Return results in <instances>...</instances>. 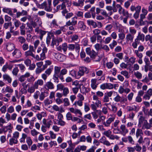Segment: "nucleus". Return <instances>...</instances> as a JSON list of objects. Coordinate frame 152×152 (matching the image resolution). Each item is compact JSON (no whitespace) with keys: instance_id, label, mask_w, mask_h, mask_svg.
<instances>
[{"instance_id":"obj_1","label":"nucleus","mask_w":152,"mask_h":152,"mask_svg":"<svg viewBox=\"0 0 152 152\" xmlns=\"http://www.w3.org/2000/svg\"><path fill=\"white\" fill-rule=\"evenodd\" d=\"M60 66H55L54 68V74L53 76V79L54 82L58 83L59 82L58 78L62 82L64 81V75L67 73V70L65 68L61 70Z\"/></svg>"},{"instance_id":"obj_2","label":"nucleus","mask_w":152,"mask_h":152,"mask_svg":"<svg viewBox=\"0 0 152 152\" xmlns=\"http://www.w3.org/2000/svg\"><path fill=\"white\" fill-rule=\"evenodd\" d=\"M12 10L14 13H16L15 17L16 18H19L21 16H25L20 18V20L21 21L25 22L27 19L30 22L32 21L31 16L27 15L28 12L27 11L22 10L21 12L18 11L17 9L15 8L13 9Z\"/></svg>"},{"instance_id":"obj_3","label":"nucleus","mask_w":152,"mask_h":152,"mask_svg":"<svg viewBox=\"0 0 152 152\" xmlns=\"http://www.w3.org/2000/svg\"><path fill=\"white\" fill-rule=\"evenodd\" d=\"M141 7V6L140 5H138L135 7L134 6L132 5L130 7V10L132 12H134L135 11V12L134 14L133 17L136 19L138 18L139 17Z\"/></svg>"},{"instance_id":"obj_4","label":"nucleus","mask_w":152,"mask_h":152,"mask_svg":"<svg viewBox=\"0 0 152 152\" xmlns=\"http://www.w3.org/2000/svg\"><path fill=\"white\" fill-rule=\"evenodd\" d=\"M114 101L117 102H120L122 103H124L127 100L126 98L124 96H120L119 95L116 94V96L114 98Z\"/></svg>"},{"instance_id":"obj_5","label":"nucleus","mask_w":152,"mask_h":152,"mask_svg":"<svg viewBox=\"0 0 152 152\" xmlns=\"http://www.w3.org/2000/svg\"><path fill=\"white\" fill-rule=\"evenodd\" d=\"M92 104L91 105L92 109L94 111L97 112H101L100 110H96L97 107H101L102 106L101 101H98L97 102H92Z\"/></svg>"},{"instance_id":"obj_6","label":"nucleus","mask_w":152,"mask_h":152,"mask_svg":"<svg viewBox=\"0 0 152 152\" xmlns=\"http://www.w3.org/2000/svg\"><path fill=\"white\" fill-rule=\"evenodd\" d=\"M68 49L69 50L73 51L75 49L77 53L79 52L80 47L79 45L75 44V45L71 44L69 45Z\"/></svg>"},{"instance_id":"obj_7","label":"nucleus","mask_w":152,"mask_h":152,"mask_svg":"<svg viewBox=\"0 0 152 152\" xmlns=\"http://www.w3.org/2000/svg\"><path fill=\"white\" fill-rule=\"evenodd\" d=\"M86 52L87 54L89 55L91 58L94 59L97 56L96 53L94 50H91L89 48H87L86 49Z\"/></svg>"},{"instance_id":"obj_8","label":"nucleus","mask_w":152,"mask_h":152,"mask_svg":"<svg viewBox=\"0 0 152 152\" xmlns=\"http://www.w3.org/2000/svg\"><path fill=\"white\" fill-rule=\"evenodd\" d=\"M44 88L47 90H52L54 88V86L51 81L47 82L44 85Z\"/></svg>"},{"instance_id":"obj_9","label":"nucleus","mask_w":152,"mask_h":152,"mask_svg":"<svg viewBox=\"0 0 152 152\" xmlns=\"http://www.w3.org/2000/svg\"><path fill=\"white\" fill-rule=\"evenodd\" d=\"M88 70L87 68L84 66L80 67L79 69V71L78 73V75L81 76H83L85 73H88Z\"/></svg>"},{"instance_id":"obj_10","label":"nucleus","mask_w":152,"mask_h":152,"mask_svg":"<svg viewBox=\"0 0 152 152\" xmlns=\"http://www.w3.org/2000/svg\"><path fill=\"white\" fill-rule=\"evenodd\" d=\"M152 96V89H149L143 96V99L146 100H149Z\"/></svg>"},{"instance_id":"obj_11","label":"nucleus","mask_w":152,"mask_h":152,"mask_svg":"<svg viewBox=\"0 0 152 152\" xmlns=\"http://www.w3.org/2000/svg\"><path fill=\"white\" fill-rule=\"evenodd\" d=\"M115 119V118L113 116L109 118L105 122L104 121L103 124L106 127H109L110 124L114 121Z\"/></svg>"},{"instance_id":"obj_12","label":"nucleus","mask_w":152,"mask_h":152,"mask_svg":"<svg viewBox=\"0 0 152 152\" xmlns=\"http://www.w3.org/2000/svg\"><path fill=\"white\" fill-rule=\"evenodd\" d=\"M120 132L124 136L126 135V134L129 132V130L127 129L126 126L124 124L121 125L120 127Z\"/></svg>"},{"instance_id":"obj_13","label":"nucleus","mask_w":152,"mask_h":152,"mask_svg":"<svg viewBox=\"0 0 152 152\" xmlns=\"http://www.w3.org/2000/svg\"><path fill=\"white\" fill-rule=\"evenodd\" d=\"M12 56L15 58H18L21 57V53L20 50L16 49L12 53Z\"/></svg>"},{"instance_id":"obj_14","label":"nucleus","mask_w":152,"mask_h":152,"mask_svg":"<svg viewBox=\"0 0 152 152\" xmlns=\"http://www.w3.org/2000/svg\"><path fill=\"white\" fill-rule=\"evenodd\" d=\"M97 79H92L91 80V86L93 90H96L97 87L98 83H97Z\"/></svg>"},{"instance_id":"obj_15","label":"nucleus","mask_w":152,"mask_h":152,"mask_svg":"<svg viewBox=\"0 0 152 152\" xmlns=\"http://www.w3.org/2000/svg\"><path fill=\"white\" fill-rule=\"evenodd\" d=\"M70 111L75 114H79L80 115L78 116L79 117H81L82 115V113L80 110L78 109L75 108L74 109L73 107H71L69 108Z\"/></svg>"},{"instance_id":"obj_16","label":"nucleus","mask_w":152,"mask_h":152,"mask_svg":"<svg viewBox=\"0 0 152 152\" xmlns=\"http://www.w3.org/2000/svg\"><path fill=\"white\" fill-rule=\"evenodd\" d=\"M44 84V81L42 79H39L36 81L34 84V87L36 89H38L39 86H42Z\"/></svg>"},{"instance_id":"obj_17","label":"nucleus","mask_w":152,"mask_h":152,"mask_svg":"<svg viewBox=\"0 0 152 152\" xmlns=\"http://www.w3.org/2000/svg\"><path fill=\"white\" fill-rule=\"evenodd\" d=\"M35 31L37 32V34L40 35L39 38L41 40L42 39L43 36L46 33V31L41 29H35Z\"/></svg>"},{"instance_id":"obj_18","label":"nucleus","mask_w":152,"mask_h":152,"mask_svg":"<svg viewBox=\"0 0 152 152\" xmlns=\"http://www.w3.org/2000/svg\"><path fill=\"white\" fill-rule=\"evenodd\" d=\"M84 0H78V2L73 1L72 4L74 6L76 7H82L84 5Z\"/></svg>"},{"instance_id":"obj_19","label":"nucleus","mask_w":152,"mask_h":152,"mask_svg":"<svg viewBox=\"0 0 152 152\" xmlns=\"http://www.w3.org/2000/svg\"><path fill=\"white\" fill-rule=\"evenodd\" d=\"M47 50L48 49L45 46H44L42 49V53L40 55L42 60L45 58V53L47 52Z\"/></svg>"},{"instance_id":"obj_20","label":"nucleus","mask_w":152,"mask_h":152,"mask_svg":"<svg viewBox=\"0 0 152 152\" xmlns=\"http://www.w3.org/2000/svg\"><path fill=\"white\" fill-rule=\"evenodd\" d=\"M66 7V4H63L62 3H61V4L58 5L56 7V9H54V10H55V12H57L59 10H63L65 9Z\"/></svg>"},{"instance_id":"obj_21","label":"nucleus","mask_w":152,"mask_h":152,"mask_svg":"<svg viewBox=\"0 0 152 152\" xmlns=\"http://www.w3.org/2000/svg\"><path fill=\"white\" fill-rule=\"evenodd\" d=\"M6 46L7 50L9 51H12L15 48V46L13 44L10 42L7 43Z\"/></svg>"},{"instance_id":"obj_22","label":"nucleus","mask_w":152,"mask_h":152,"mask_svg":"<svg viewBox=\"0 0 152 152\" xmlns=\"http://www.w3.org/2000/svg\"><path fill=\"white\" fill-rule=\"evenodd\" d=\"M152 127V126L150 125L149 123H148L147 120L145 121V122L143 123L142 129H150Z\"/></svg>"},{"instance_id":"obj_23","label":"nucleus","mask_w":152,"mask_h":152,"mask_svg":"<svg viewBox=\"0 0 152 152\" xmlns=\"http://www.w3.org/2000/svg\"><path fill=\"white\" fill-rule=\"evenodd\" d=\"M143 134L142 129L138 128L136 131L135 135L137 138H138L139 137L142 136Z\"/></svg>"},{"instance_id":"obj_24","label":"nucleus","mask_w":152,"mask_h":152,"mask_svg":"<svg viewBox=\"0 0 152 152\" xmlns=\"http://www.w3.org/2000/svg\"><path fill=\"white\" fill-rule=\"evenodd\" d=\"M3 78L5 81H7L9 83H11L12 79L8 75L6 74L3 75Z\"/></svg>"},{"instance_id":"obj_25","label":"nucleus","mask_w":152,"mask_h":152,"mask_svg":"<svg viewBox=\"0 0 152 152\" xmlns=\"http://www.w3.org/2000/svg\"><path fill=\"white\" fill-rule=\"evenodd\" d=\"M55 57L58 60L60 61H62L63 60L62 57L64 56L61 54L60 53H55L54 55Z\"/></svg>"},{"instance_id":"obj_26","label":"nucleus","mask_w":152,"mask_h":152,"mask_svg":"<svg viewBox=\"0 0 152 152\" xmlns=\"http://www.w3.org/2000/svg\"><path fill=\"white\" fill-rule=\"evenodd\" d=\"M54 38V36L52 33H49L46 38V43L48 45L50 44L51 39L52 40Z\"/></svg>"},{"instance_id":"obj_27","label":"nucleus","mask_w":152,"mask_h":152,"mask_svg":"<svg viewBox=\"0 0 152 152\" xmlns=\"http://www.w3.org/2000/svg\"><path fill=\"white\" fill-rule=\"evenodd\" d=\"M147 121V120L145 119V118L143 117L142 115L140 116L139 118L138 126L139 127H140L142 124L143 123H144V122H145V121Z\"/></svg>"},{"instance_id":"obj_28","label":"nucleus","mask_w":152,"mask_h":152,"mask_svg":"<svg viewBox=\"0 0 152 152\" xmlns=\"http://www.w3.org/2000/svg\"><path fill=\"white\" fill-rule=\"evenodd\" d=\"M2 11L4 12L9 14L11 16H12L14 15V14L13 13L12 10L10 8H3Z\"/></svg>"},{"instance_id":"obj_29","label":"nucleus","mask_w":152,"mask_h":152,"mask_svg":"<svg viewBox=\"0 0 152 152\" xmlns=\"http://www.w3.org/2000/svg\"><path fill=\"white\" fill-rule=\"evenodd\" d=\"M136 39H137L138 41H141L142 42H143L145 40V35L140 33H139L137 37V38Z\"/></svg>"},{"instance_id":"obj_30","label":"nucleus","mask_w":152,"mask_h":152,"mask_svg":"<svg viewBox=\"0 0 152 152\" xmlns=\"http://www.w3.org/2000/svg\"><path fill=\"white\" fill-rule=\"evenodd\" d=\"M50 25V27L51 28H59V26L58 25L57 21L55 19L52 20Z\"/></svg>"},{"instance_id":"obj_31","label":"nucleus","mask_w":152,"mask_h":152,"mask_svg":"<svg viewBox=\"0 0 152 152\" xmlns=\"http://www.w3.org/2000/svg\"><path fill=\"white\" fill-rule=\"evenodd\" d=\"M18 142V140L12 137L9 140V144L11 145L17 144Z\"/></svg>"},{"instance_id":"obj_32","label":"nucleus","mask_w":152,"mask_h":152,"mask_svg":"<svg viewBox=\"0 0 152 152\" xmlns=\"http://www.w3.org/2000/svg\"><path fill=\"white\" fill-rule=\"evenodd\" d=\"M39 134V132H37L35 129H33L31 131V135L35 137H37V135Z\"/></svg>"},{"instance_id":"obj_33","label":"nucleus","mask_w":152,"mask_h":152,"mask_svg":"<svg viewBox=\"0 0 152 152\" xmlns=\"http://www.w3.org/2000/svg\"><path fill=\"white\" fill-rule=\"evenodd\" d=\"M134 38V36L133 35H132L130 34L127 35L126 37V39L127 42H132Z\"/></svg>"},{"instance_id":"obj_34","label":"nucleus","mask_w":152,"mask_h":152,"mask_svg":"<svg viewBox=\"0 0 152 152\" xmlns=\"http://www.w3.org/2000/svg\"><path fill=\"white\" fill-rule=\"evenodd\" d=\"M32 51L28 50L25 52V55L26 57L31 56L33 58H34V55Z\"/></svg>"},{"instance_id":"obj_35","label":"nucleus","mask_w":152,"mask_h":152,"mask_svg":"<svg viewBox=\"0 0 152 152\" xmlns=\"http://www.w3.org/2000/svg\"><path fill=\"white\" fill-rule=\"evenodd\" d=\"M106 9L107 10L110 11V12L112 11V10H113V12H117V10L115 7H113L110 6H107L106 7Z\"/></svg>"},{"instance_id":"obj_36","label":"nucleus","mask_w":152,"mask_h":152,"mask_svg":"<svg viewBox=\"0 0 152 152\" xmlns=\"http://www.w3.org/2000/svg\"><path fill=\"white\" fill-rule=\"evenodd\" d=\"M87 23L89 25L92 26L94 28L97 26V25L96 23L92 20H88Z\"/></svg>"},{"instance_id":"obj_37","label":"nucleus","mask_w":152,"mask_h":152,"mask_svg":"<svg viewBox=\"0 0 152 152\" xmlns=\"http://www.w3.org/2000/svg\"><path fill=\"white\" fill-rule=\"evenodd\" d=\"M63 95L64 96H66L69 93V91L68 88L67 87H64L62 89Z\"/></svg>"},{"instance_id":"obj_38","label":"nucleus","mask_w":152,"mask_h":152,"mask_svg":"<svg viewBox=\"0 0 152 152\" xmlns=\"http://www.w3.org/2000/svg\"><path fill=\"white\" fill-rule=\"evenodd\" d=\"M140 43V41H138L137 39H135L134 41L132 44V46L134 49L136 48L137 46Z\"/></svg>"},{"instance_id":"obj_39","label":"nucleus","mask_w":152,"mask_h":152,"mask_svg":"<svg viewBox=\"0 0 152 152\" xmlns=\"http://www.w3.org/2000/svg\"><path fill=\"white\" fill-rule=\"evenodd\" d=\"M120 73L121 75H124L126 78H128L129 77L128 72L126 70L122 71Z\"/></svg>"},{"instance_id":"obj_40","label":"nucleus","mask_w":152,"mask_h":152,"mask_svg":"<svg viewBox=\"0 0 152 152\" xmlns=\"http://www.w3.org/2000/svg\"><path fill=\"white\" fill-rule=\"evenodd\" d=\"M134 53L136 54L137 57L139 58H142L143 57V54L141 53L138 51L137 50H135L134 51Z\"/></svg>"},{"instance_id":"obj_41","label":"nucleus","mask_w":152,"mask_h":152,"mask_svg":"<svg viewBox=\"0 0 152 152\" xmlns=\"http://www.w3.org/2000/svg\"><path fill=\"white\" fill-rule=\"evenodd\" d=\"M134 75L138 79H141L142 77V74L138 71L134 72Z\"/></svg>"},{"instance_id":"obj_42","label":"nucleus","mask_w":152,"mask_h":152,"mask_svg":"<svg viewBox=\"0 0 152 152\" xmlns=\"http://www.w3.org/2000/svg\"><path fill=\"white\" fill-rule=\"evenodd\" d=\"M13 20L14 21V25L16 28H18L21 24V23L19 20L15 19H13Z\"/></svg>"},{"instance_id":"obj_43","label":"nucleus","mask_w":152,"mask_h":152,"mask_svg":"<svg viewBox=\"0 0 152 152\" xmlns=\"http://www.w3.org/2000/svg\"><path fill=\"white\" fill-rule=\"evenodd\" d=\"M95 7H92L90 10V13H91L92 17L93 18H94L95 16Z\"/></svg>"},{"instance_id":"obj_44","label":"nucleus","mask_w":152,"mask_h":152,"mask_svg":"<svg viewBox=\"0 0 152 152\" xmlns=\"http://www.w3.org/2000/svg\"><path fill=\"white\" fill-rule=\"evenodd\" d=\"M45 97V92H42L39 95V99L41 101L43 100Z\"/></svg>"},{"instance_id":"obj_45","label":"nucleus","mask_w":152,"mask_h":152,"mask_svg":"<svg viewBox=\"0 0 152 152\" xmlns=\"http://www.w3.org/2000/svg\"><path fill=\"white\" fill-rule=\"evenodd\" d=\"M60 1L62 2L63 4L68 5V6H70L71 4V1L69 0H60Z\"/></svg>"},{"instance_id":"obj_46","label":"nucleus","mask_w":152,"mask_h":152,"mask_svg":"<svg viewBox=\"0 0 152 152\" xmlns=\"http://www.w3.org/2000/svg\"><path fill=\"white\" fill-rule=\"evenodd\" d=\"M101 14L103 15L106 17L108 16V15L111 16L113 14V12L112 11L110 12L109 13L107 14L105 11H103L101 12Z\"/></svg>"},{"instance_id":"obj_47","label":"nucleus","mask_w":152,"mask_h":152,"mask_svg":"<svg viewBox=\"0 0 152 152\" xmlns=\"http://www.w3.org/2000/svg\"><path fill=\"white\" fill-rule=\"evenodd\" d=\"M102 101L104 103H107L110 101V99L107 96H106V94H105Z\"/></svg>"},{"instance_id":"obj_48","label":"nucleus","mask_w":152,"mask_h":152,"mask_svg":"<svg viewBox=\"0 0 152 152\" xmlns=\"http://www.w3.org/2000/svg\"><path fill=\"white\" fill-rule=\"evenodd\" d=\"M62 49L64 52H66L67 49V44L66 43H63L61 46Z\"/></svg>"},{"instance_id":"obj_49","label":"nucleus","mask_w":152,"mask_h":152,"mask_svg":"<svg viewBox=\"0 0 152 152\" xmlns=\"http://www.w3.org/2000/svg\"><path fill=\"white\" fill-rule=\"evenodd\" d=\"M5 91L6 92L10 93L11 94L13 91V89L9 86H7L5 89Z\"/></svg>"},{"instance_id":"obj_50","label":"nucleus","mask_w":152,"mask_h":152,"mask_svg":"<svg viewBox=\"0 0 152 152\" xmlns=\"http://www.w3.org/2000/svg\"><path fill=\"white\" fill-rule=\"evenodd\" d=\"M53 124V122L51 120H49L47 121L46 124L45 125V126L48 128H49L50 127L51 125Z\"/></svg>"},{"instance_id":"obj_51","label":"nucleus","mask_w":152,"mask_h":152,"mask_svg":"<svg viewBox=\"0 0 152 152\" xmlns=\"http://www.w3.org/2000/svg\"><path fill=\"white\" fill-rule=\"evenodd\" d=\"M115 56L120 60H122L123 58L124 54L122 53H120L116 54Z\"/></svg>"},{"instance_id":"obj_52","label":"nucleus","mask_w":152,"mask_h":152,"mask_svg":"<svg viewBox=\"0 0 152 152\" xmlns=\"http://www.w3.org/2000/svg\"><path fill=\"white\" fill-rule=\"evenodd\" d=\"M134 151L137 152H140L141 150V147L138 144H137L136 146L134 147Z\"/></svg>"},{"instance_id":"obj_53","label":"nucleus","mask_w":152,"mask_h":152,"mask_svg":"<svg viewBox=\"0 0 152 152\" xmlns=\"http://www.w3.org/2000/svg\"><path fill=\"white\" fill-rule=\"evenodd\" d=\"M112 134V132L111 131L109 130L107 131H105L103 133V134L105 135L106 137H109L110 135Z\"/></svg>"},{"instance_id":"obj_54","label":"nucleus","mask_w":152,"mask_h":152,"mask_svg":"<svg viewBox=\"0 0 152 152\" xmlns=\"http://www.w3.org/2000/svg\"><path fill=\"white\" fill-rule=\"evenodd\" d=\"M59 45V43L58 42L56 39H54V38L52 40V42L51 43V45L53 47L55 45L56 46H58Z\"/></svg>"},{"instance_id":"obj_55","label":"nucleus","mask_w":152,"mask_h":152,"mask_svg":"<svg viewBox=\"0 0 152 152\" xmlns=\"http://www.w3.org/2000/svg\"><path fill=\"white\" fill-rule=\"evenodd\" d=\"M19 69L17 67L14 68L12 71V73L14 75L16 76L19 72Z\"/></svg>"},{"instance_id":"obj_56","label":"nucleus","mask_w":152,"mask_h":152,"mask_svg":"<svg viewBox=\"0 0 152 152\" xmlns=\"http://www.w3.org/2000/svg\"><path fill=\"white\" fill-rule=\"evenodd\" d=\"M90 91V89L84 86L82 87V90H81V92L83 93H85L88 92Z\"/></svg>"},{"instance_id":"obj_57","label":"nucleus","mask_w":152,"mask_h":152,"mask_svg":"<svg viewBox=\"0 0 152 152\" xmlns=\"http://www.w3.org/2000/svg\"><path fill=\"white\" fill-rule=\"evenodd\" d=\"M64 106H67L70 105V102L69 99L67 98H65L64 99Z\"/></svg>"},{"instance_id":"obj_58","label":"nucleus","mask_w":152,"mask_h":152,"mask_svg":"<svg viewBox=\"0 0 152 152\" xmlns=\"http://www.w3.org/2000/svg\"><path fill=\"white\" fill-rule=\"evenodd\" d=\"M7 111L10 113H12L14 111V107L12 106H10L7 109Z\"/></svg>"},{"instance_id":"obj_59","label":"nucleus","mask_w":152,"mask_h":152,"mask_svg":"<svg viewBox=\"0 0 152 152\" xmlns=\"http://www.w3.org/2000/svg\"><path fill=\"white\" fill-rule=\"evenodd\" d=\"M93 101L92 102H97L98 101H101L99 99L98 97V96L95 95H94L93 96Z\"/></svg>"},{"instance_id":"obj_60","label":"nucleus","mask_w":152,"mask_h":152,"mask_svg":"<svg viewBox=\"0 0 152 152\" xmlns=\"http://www.w3.org/2000/svg\"><path fill=\"white\" fill-rule=\"evenodd\" d=\"M3 132L4 133H5L8 131H9L10 133H11L12 132V130L10 129L8 126H5L4 127L3 129Z\"/></svg>"},{"instance_id":"obj_61","label":"nucleus","mask_w":152,"mask_h":152,"mask_svg":"<svg viewBox=\"0 0 152 152\" xmlns=\"http://www.w3.org/2000/svg\"><path fill=\"white\" fill-rule=\"evenodd\" d=\"M19 133L17 131L13 133L12 137L17 139L19 137Z\"/></svg>"},{"instance_id":"obj_62","label":"nucleus","mask_w":152,"mask_h":152,"mask_svg":"<svg viewBox=\"0 0 152 152\" xmlns=\"http://www.w3.org/2000/svg\"><path fill=\"white\" fill-rule=\"evenodd\" d=\"M66 117L67 119L68 120H72L73 118L72 114L69 112H68L66 114Z\"/></svg>"},{"instance_id":"obj_63","label":"nucleus","mask_w":152,"mask_h":152,"mask_svg":"<svg viewBox=\"0 0 152 152\" xmlns=\"http://www.w3.org/2000/svg\"><path fill=\"white\" fill-rule=\"evenodd\" d=\"M112 111L114 113H116L118 110V107L116 106L113 105L111 106Z\"/></svg>"},{"instance_id":"obj_64","label":"nucleus","mask_w":152,"mask_h":152,"mask_svg":"<svg viewBox=\"0 0 152 152\" xmlns=\"http://www.w3.org/2000/svg\"><path fill=\"white\" fill-rule=\"evenodd\" d=\"M136 60V58L134 56H132L129 58V61L130 63L133 64L135 62Z\"/></svg>"}]
</instances>
